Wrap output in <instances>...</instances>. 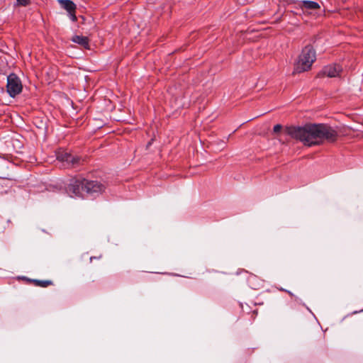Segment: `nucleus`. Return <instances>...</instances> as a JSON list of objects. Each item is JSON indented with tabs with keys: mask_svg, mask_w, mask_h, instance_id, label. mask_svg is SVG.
<instances>
[{
	"mask_svg": "<svg viewBox=\"0 0 363 363\" xmlns=\"http://www.w3.org/2000/svg\"><path fill=\"white\" fill-rule=\"evenodd\" d=\"M286 133L303 145L311 147L324 142L334 143L337 140V130L326 123H308L303 126H291Z\"/></svg>",
	"mask_w": 363,
	"mask_h": 363,
	"instance_id": "1",
	"label": "nucleus"
},
{
	"mask_svg": "<svg viewBox=\"0 0 363 363\" xmlns=\"http://www.w3.org/2000/svg\"><path fill=\"white\" fill-rule=\"evenodd\" d=\"M315 59V51L313 47L311 45L306 46L299 55L295 71L300 73L308 70Z\"/></svg>",
	"mask_w": 363,
	"mask_h": 363,
	"instance_id": "2",
	"label": "nucleus"
},
{
	"mask_svg": "<svg viewBox=\"0 0 363 363\" xmlns=\"http://www.w3.org/2000/svg\"><path fill=\"white\" fill-rule=\"evenodd\" d=\"M86 179H72L66 187L67 193L71 197H84L86 194Z\"/></svg>",
	"mask_w": 363,
	"mask_h": 363,
	"instance_id": "3",
	"label": "nucleus"
},
{
	"mask_svg": "<svg viewBox=\"0 0 363 363\" xmlns=\"http://www.w3.org/2000/svg\"><path fill=\"white\" fill-rule=\"evenodd\" d=\"M23 84L21 79L14 73L10 74L7 77L6 91L8 94L14 98L21 93Z\"/></svg>",
	"mask_w": 363,
	"mask_h": 363,
	"instance_id": "4",
	"label": "nucleus"
},
{
	"mask_svg": "<svg viewBox=\"0 0 363 363\" xmlns=\"http://www.w3.org/2000/svg\"><path fill=\"white\" fill-rule=\"evenodd\" d=\"M57 158L59 161L65 162L67 167L75 168L82 164L84 160L77 155H72L67 152H62L57 154Z\"/></svg>",
	"mask_w": 363,
	"mask_h": 363,
	"instance_id": "5",
	"label": "nucleus"
},
{
	"mask_svg": "<svg viewBox=\"0 0 363 363\" xmlns=\"http://www.w3.org/2000/svg\"><path fill=\"white\" fill-rule=\"evenodd\" d=\"M86 194L90 196H97L103 193L106 186L99 181H92L86 179Z\"/></svg>",
	"mask_w": 363,
	"mask_h": 363,
	"instance_id": "6",
	"label": "nucleus"
},
{
	"mask_svg": "<svg viewBox=\"0 0 363 363\" xmlns=\"http://www.w3.org/2000/svg\"><path fill=\"white\" fill-rule=\"evenodd\" d=\"M341 71L342 67L340 65H330L324 67L322 71L318 74V75L327 76L328 77H335L339 75Z\"/></svg>",
	"mask_w": 363,
	"mask_h": 363,
	"instance_id": "7",
	"label": "nucleus"
},
{
	"mask_svg": "<svg viewBox=\"0 0 363 363\" xmlns=\"http://www.w3.org/2000/svg\"><path fill=\"white\" fill-rule=\"evenodd\" d=\"M298 6L303 11L316 10L320 7L318 3L313 1H302Z\"/></svg>",
	"mask_w": 363,
	"mask_h": 363,
	"instance_id": "8",
	"label": "nucleus"
},
{
	"mask_svg": "<svg viewBox=\"0 0 363 363\" xmlns=\"http://www.w3.org/2000/svg\"><path fill=\"white\" fill-rule=\"evenodd\" d=\"M72 41L80 45L86 49H89V40L86 36L82 35H74L72 38Z\"/></svg>",
	"mask_w": 363,
	"mask_h": 363,
	"instance_id": "9",
	"label": "nucleus"
},
{
	"mask_svg": "<svg viewBox=\"0 0 363 363\" xmlns=\"http://www.w3.org/2000/svg\"><path fill=\"white\" fill-rule=\"evenodd\" d=\"M59 3L68 13L76 10L75 4L71 0H59Z\"/></svg>",
	"mask_w": 363,
	"mask_h": 363,
	"instance_id": "10",
	"label": "nucleus"
},
{
	"mask_svg": "<svg viewBox=\"0 0 363 363\" xmlns=\"http://www.w3.org/2000/svg\"><path fill=\"white\" fill-rule=\"evenodd\" d=\"M31 281L35 284V286L43 288L48 287V286L53 284V282L50 280L33 279Z\"/></svg>",
	"mask_w": 363,
	"mask_h": 363,
	"instance_id": "11",
	"label": "nucleus"
},
{
	"mask_svg": "<svg viewBox=\"0 0 363 363\" xmlns=\"http://www.w3.org/2000/svg\"><path fill=\"white\" fill-rule=\"evenodd\" d=\"M17 4L18 5L26 6L30 4V0H16Z\"/></svg>",
	"mask_w": 363,
	"mask_h": 363,
	"instance_id": "12",
	"label": "nucleus"
},
{
	"mask_svg": "<svg viewBox=\"0 0 363 363\" xmlns=\"http://www.w3.org/2000/svg\"><path fill=\"white\" fill-rule=\"evenodd\" d=\"M69 16L73 22L77 21V18L75 15V11L69 12Z\"/></svg>",
	"mask_w": 363,
	"mask_h": 363,
	"instance_id": "13",
	"label": "nucleus"
},
{
	"mask_svg": "<svg viewBox=\"0 0 363 363\" xmlns=\"http://www.w3.org/2000/svg\"><path fill=\"white\" fill-rule=\"evenodd\" d=\"M282 129V126L280 124H277L274 126L273 131L275 133H277L281 131Z\"/></svg>",
	"mask_w": 363,
	"mask_h": 363,
	"instance_id": "14",
	"label": "nucleus"
},
{
	"mask_svg": "<svg viewBox=\"0 0 363 363\" xmlns=\"http://www.w3.org/2000/svg\"><path fill=\"white\" fill-rule=\"evenodd\" d=\"M280 291H286L289 295L292 296V293L289 291H286V290H284V289L281 288L279 289Z\"/></svg>",
	"mask_w": 363,
	"mask_h": 363,
	"instance_id": "15",
	"label": "nucleus"
},
{
	"mask_svg": "<svg viewBox=\"0 0 363 363\" xmlns=\"http://www.w3.org/2000/svg\"><path fill=\"white\" fill-rule=\"evenodd\" d=\"M100 257H101V256H100V257H90V261H91V262H92V260H93V259H99V258H100Z\"/></svg>",
	"mask_w": 363,
	"mask_h": 363,
	"instance_id": "16",
	"label": "nucleus"
},
{
	"mask_svg": "<svg viewBox=\"0 0 363 363\" xmlns=\"http://www.w3.org/2000/svg\"><path fill=\"white\" fill-rule=\"evenodd\" d=\"M255 277H251V278L250 279V281L252 279H254Z\"/></svg>",
	"mask_w": 363,
	"mask_h": 363,
	"instance_id": "17",
	"label": "nucleus"
}]
</instances>
